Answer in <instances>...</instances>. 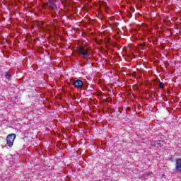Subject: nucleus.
I'll use <instances>...</instances> for the list:
<instances>
[{
    "mask_svg": "<svg viewBox=\"0 0 181 181\" xmlns=\"http://www.w3.org/2000/svg\"><path fill=\"white\" fill-rule=\"evenodd\" d=\"M76 52L83 59H86V60H90V54H88V49L84 46H78L76 48Z\"/></svg>",
    "mask_w": 181,
    "mask_h": 181,
    "instance_id": "1",
    "label": "nucleus"
},
{
    "mask_svg": "<svg viewBox=\"0 0 181 181\" xmlns=\"http://www.w3.org/2000/svg\"><path fill=\"white\" fill-rule=\"evenodd\" d=\"M16 138V134H8L6 137L7 146H9V148H12V146H13V142Z\"/></svg>",
    "mask_w": 181,
    "mask_h": 181,
    "instance_id": "2",
    "label": "nucleus"
},
{
    "mask_svg": "<svg viewBox=\"0 0 181 181\" xmlns=\"http://www.w3.org/2000/svg\"><path fill=\"white\" fill-rule=\"evenodd\" d=\"M175 170L178 173H181V158H177L175 161Z\"/></svg>",
    "mask_w": 181,
    "mask_h": 181,
    "instance_id": "3",
    "label": "nucleus"
},
{
    "mask_svg": "<svg viewBox=\"0 0 181 181\" xmlns=\"http://www.w3.org/2000/svg\"><path fill=\"white\" fill-rule=\"evenodd\" d=\"M84 84V82L80 79H77L74 83V86L75 88H81L83 87V85Z\"/></svg>",
    "mask_w": 181,
    "mask_h": 181,
    "instance_id": "4",
    "label": "nucleus"
},
{
    "mask_svg": "<svg viewBox=\"0 0 181 181\" xmlns=\"http://www.w3.org/2000/svg\"><path fill=\"white\" fill-rule=\"evenodd\" d=\"M47 5L48 6H49L51 9H52V11H56V9H57V6L56 5V3H54L53 0H49V2L47 3Z\"/></svg>",
    "mask_w": 181,
    "mask_h": 181,
    "instance_id": "5",
    "label": "nucleus"
},
{
    "mask_svg": "<svg viewBox=\"0 0 181 181\" xmlns=\"http://www.w3.org/2000/svg\"><path fill=\"white\" fill-rule=\"evenodd\" d=\"M4 76L6 77V78H7V80H9V78H11V74H9V72L6 71L4 73Z\"/></svg>",
    "mask_w": 181,
    "mask_h": 181,
    "instance_id": "6",
    "label": "nucleus"
},
{
    "mask_svg": "<svg viewBox=\"0 0 181 181\" xmlns=\"http://www.w3.org/2000/svg\"><path fill=\"white\" fill-rule=\"evenodd\" d=\"M158 87L159 88H163V87H165V83H163V82H160L158 84Z\"/></svg>",
    "mask_w": 181,
    "mask_h": 181,
    "instance_id": "7",
    "label": "nucleus"
},
{
    "mask_svg": "<svg viewBox=\"0 0 181 181\" xmlns=\"http://www.w3.org/2000/svg\"><path fill=\"white\" fill-rule=\"evenodd\" d=\"M100 6H103L105 8V9H108V6H107V4H105V3H101Z\"/></svg>",
    "mask_w": 181,
    "mask_h": 181,
    "instance_id": "8",
    "label": "nucleus"
},
{
    "mask_svg": "<svg viewBox=\"0 0 181 181\" xmlns=\"http://www.w3.org/2000/svg\"><path fill=\"white\" fill-rule=\"evenodd\" d=\"M59 1H61V2H65V1H67L69 0H59Z\"/></svg>",
    "mask_w": 181,
    "mask_h": 181,
    "instance_id": "9",
    "label": "nucleus"
}]
</instances>
